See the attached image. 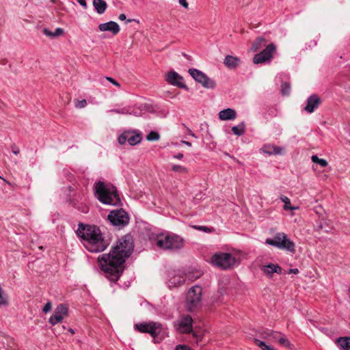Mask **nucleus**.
<instances>
[{"mask_svg":"<svg viewBox=\"0 0 350 350\" xmlns=\"http://www.w3.org/2000/svg\"><path fill=\"white\" fill-rule=\"evenodd\" d=\"M254 342L262 350H276L272 346L266 345L264 341H261L258 339H254Z\"/></svg>","mask_w":350,"mask_h":350,"instance_id":"obj_33","label":"nucleus"},{"mask_svg":"<svg viewBox=\"0 0 350 350\" xmlns=\"http://www.w3.org/2000/svg\"><path fill=\"white\" fill-rule=\"evenodd\" d=\"M107 218L113 226L119 229L126 226L130 220L128 213L122 208L111 211L109 213Z\"/></svg>","mask_w":350,"mask_h":350,"instance_id":"obj_9","label":"nucleus"},{"mask_svg":"<svg viewBox=\"0 0 350 350\" xmlns=\"http://www.w3.org/2000/svg\"><path fill=\"white\" fill-rule=\"evenodd\" d=\"M52 306L51 301H47L46 304L42 308V312L47 313L51 310Z\"/></svg>","mask_w":350,"mask_h":350,"instance_id":"obj_41","label":"nucleus"},{"mask_svg":"<svg viewBox=\"0 0 350 350\" xmlns=\"http://www.w3.org/2000/svg\"><path fill=\"white\" fill-rule=\"evenodd\" d=\"M266 44L267 40L265 38L262 37H258L254 41L251 49L254 51H257L260 50L262 47L265 46Z\"/></svg>","mask_w":350,"mask_h":350,"instance_id":"obj_29","label":"nucleus"},{"mask_svg":"<svg viewBox=\"0 0 350 350\" xmlns=\"http://www.w3.org/2000/svg\"><path fill=\"white\" fill-rule=\"evenodd\" d=\"M191 135L195 138H197V136L193 132L191 133Z\"/></svg>","mask_w":350,"mask_h":350,"instance_id":"obj_56","label":"nucleus"},{"mask_svg":"<svg viewBox=\"0 0 350 350\" xmlns=\"http://www.w3.org/2000/svg\"><path fill=\"white\" fill-rule=\"evenodd\" d=\"M211 306L213 307L220 306L224 303V291L220 289L213 294L211 299Z\"/></svg>","mask_w":350,"mask_h":350,"instance_id":"obj_21","label":"nucleus"},{"mask_svg":"<svg viewBox=\"0 0 350 350\" xmlns=\"http://www.w3.org/2000/svg\"><path fill=\"white\" fill-rule=\"evenodd\" d=\"M275 51V45L273 43L268 44L265 49L254 55L253 62L254 64H262L269 60Z\"/></svg>","mask_w":350,"mask_h":350,"instance_id":"obj_12","label":"nucleus"},{"mask_svg":"<svg viewBox=\"0 0 350 350\" xmlns=\"http://www.w3.org/2000/svg\"><path fill=\"white\" fill-rule=\"evenodd\" d=\"M284 232H278L275 234L273 239L268 238L265 241V243L271 246L275 247V243H280L282 241V236L284 235Z\"/></svg>","mask_w":350,"mask_h":350,"instance_id":"obj_31","label":"nucleus"},{"mask_svg":"<svg viewBox=\"0 0 350 350\" xmlns=\"http://www.w3.org/2000/svg\"><path fill=\"white\" fill-rule=\"evenodd\" d=\"M165 81L170 85L189 90V88L185 84L184 79L175 71H170L165 75Z\"/></svg>","mask_w":350,"mask_h":350,"instance_id":"obj_14","label":"nucleus"},{"mask_svg":"<svg viewBox=\"0 0 350 350\" xmlns=\"http://www.w3.org/2000/svg\"><path fill=\"white\" fill-rule=\"evenodd\" d=\"M211 262L213 265L226 270L237 263V258L230 253L217 252L213 255Z\"/></svg>","mask_w":350,"mask_h":350,"instance_id":"obj_6","label":"nucleus"},{"mask_svg":"<svg viewBox=\"0 0 350 350\" xmlns=\"http://www.w3.org/2000/svg\"><path fill=\"white\" fill-rule=\"evenodd\" d=\"M336 343L342 350H350V337H340Z\"/></svg>","mask_w":350,"mask_h":350,"instance_id":"obj_26","label":"nucleus"},{"mask_svg":"<svg viewBox=\"0 0 350 350\" xmlns=\"http://www.w3.org/2000/svg\"><path fill=\"white\" fill-rule=\"evenodd\" d=\"M261 270L269 277H271L272 274L276 273L282 274V269L278 264L269 263L264 265Z\"/></svg>","mask_w":350,"mask_h":350,"instance_id":"obj_18","label":"nucleus"},{"mask_svg":"<svg viewBox=\"0 0 350 350\" xmlns=\"http://www.w3.org/2000/svg\"><path fill=\"white\" fill-rule=\"evenodd\" d=\"M11 149L12 152L16 155L18 154L20 152L19 148L15 144L11 145Z\"/></svg>","mask_w":350,"mask_h":350,"instance_id":"obj_44","label":"nucleus"},{"mask_svg":"<svg viewBox=\"0 0 350 350\" xmlns=\"http://www.w3.org/2000/svg\"><path fill=\"white\" fill-rule=\"evenodd\" d=\"M70 332L72 334H74V333H75V332H74V330H73L72 329H70Z\"/></svg>","mask_w":350,"mask_h":350,"instance_id":"obj_57","label":"nucleus"},{"mask_svg":"<svg viewBox=\"0 0 350 350\" xmlns=\"http://www.w3.org/2000/svg\"><path fill=\"white\" fill-rule=\"evenodd\" d=\"M189 73L198 83H201L202 86L207 89H213L215 85V81L209 78L203 72L196 68H189Z\"/></svg>","mask_w":350,"mask_h":350,"instance_id":"obj_11","label":"nucleus"},{"mask_svg":"<svg viewBox=\"0 0 350 350\" xmlns=\"http://www.w3.org/2000/svg\"><path fill=\"white\" fill-rule=\"evenodd\" d=\"M311 160L313 163H317L323 167H325L328 165V163L325 159H320L317 155H312Z\"/></svg>","mask_w":350,"mask_h":350,"instance_id":"obj_34","label":"nucleus"},{"mask_svg":"<svg viewBox=\"0 0 350 350\" xmlns=\"http://www.w3.org/2000/svg\"><path fill=\"white\" fill-rule=\"evenodd\" d=\"M240 62V59L237 57L227 55L224 59V64L228 68L234 69L239 65Z\"/></svg>","mask_w":350,"mask_h":350,"instance_id":"obj_22","label":"nucleus"},{"mask_svg":"<svg viewBox=\"0 0 350 350\" xmlns=\"http://www.w3.org/2000/svg\"><path fill=\"white\" fill-rule=\"evenodd\" d=\"M264 153L269 155H281L283 154L284 148L273 144H265L262 148Z\"/></svg>","mask_w":350,"mask_h":350,"instance_id":"obj_19","label":"nucleus"},{"mask_svg":"<svg viewBox=\"0 0 350 350\" xmlns=\"http://www.w3.org/2000/svg\"><path fill=\"white\" fill-rule=\"evenodd\" d=\"M175 350H192L189 346L186 345H178L176 347Z\"/></svg>","mask_w":350,"mask_h":350,"instance_id":"obj_42","label":"nucleus"},{"mask_svg":"<svg viewBox=\"0 0 350 350\" xmlns=\"http://www.w3.org/2000/svg\"><path fill=\"white\" fill-rule=\"evenodd\" d=\"M148 141H157L160 139V135L158 132L152 131L146 136Z\"/></svg>","mask_w":350,"mask_h":350,"instance_id":"obj_35","label":"nucleus"},{"mask_svg":"<svg viewBox=\"0 0 350 350\" xmlns=\"http://www.w3.org/2000/svg\"><path fill=\"white\" fill-rule=\"evenodd\" d=\"M93 6L98 14H103L107 7V3L104 0H93Z\"/></svg>","mask_w":350,"mask_h":350,"instance_id":"obj_23","label":"nucleus"},{"mask_svg":"<svg viewBox=\"0 0 350 350\" xmlns=\"http://www.w3.org/2000/svg\"><path fill=\"white\" fill-rule=\"evenodd\" d=\"M278 342L282 346H284L285 347L291 348V344L289 342V340L285 337L284 334H282L280 336V338H278Z\"/></svg>","mask_w":350,"mask_h":350,"instance_id":"obj_37","label":"nucleus"},{"mask_svg":"<svg viewBox=\"0 0 350 350\" xmlns=\"http://www.w3.org/2000/svg\"><path fill=\"white\" fill-rule=\"evenodd\" d=\"M77 235L84 241V245L91 252H101L109 245V239L105 237L100 228L94 225H85L79 223Z\"/></svg>","mask_w":350,"mask_h":350,"instance_id":"obj_2","label":"nucleus"},{"mask_svg":"<svg viewBox=\"0 0 350 350\" xmlns=\"http://www.w3.org/2000/svg\"><path fill=\"white\" fill-rule=\"evenodd\" d=\"M284 239L282 237V241L280 243H275V247L278 248V249H280V250H284V247H286L284 245Z\"/></svg>","mask_w":350,"mask_h":350,"instance_id":"obj_43","label":"nucleus"},{"mask_svg":"<svg viewBox=\"0 0 350 350\" xmlns=\"http://www.w3.org/2000/svg\"><path fill=\"white\" fill-rule=\"evenodd\" d=\"M95 196L103 204L118 206L120 204L116 187L110 183L97 181L94 185Z\"/></svg>","mask_w":350,"mask_h":350,"instance_id":"obj_3","label":"nucleus"},{"mask_svg":"<svg viewBox=\"0 0 350 350\" xmlns=\"http://www.w3.org/2000/svg\"><path fill=\"white\" fill-rule=\"evenodd\" d=\"M232 132L233 133L234 135H237V136H241V135H243L245 132V122H242L239 124L232 126Z\"/></svg>","mask_w":350,"mask_h":350,"instance_id":"obj_30","label":"nucleus"},{"mask_svg":"<svg viewBox=\"0 0 350 350\" xmlns=\"http://www.w3.org/2000/svg\"><path fill=\"white\" fill-rule=\"evenodd\" d=\"M106 79L110 81L112 84H113L114 85L116 86H120V84L118 82H117L114 79L111 78V77H106Z\"/></svg>","mask_w":350,"mask_h":350,"instance_id":"obj_48","label":"nucleus"},{"mask_svg":"<svg viewBox=\"0 0 350 350\" xmlns=\"http://www.w3.org/2000/svg\"><path fill=\"white\" fill-rule=\"evenodd\" d=\"M202 288L196 285L189 288L186 296V307L192 312L201 306Z\"/></svg>","mask_w":350,"mask_h":350,"instance_id":"obj_7","label":"nucleus"},{"mask_svg":"<svg viewBox=\"0 0 350 350\" xmlns=\"http://www.w3.org/2000/svg\"><path fill=\"white\" fill-rule=\"evenodd\" d=\"M178 3H180V5H181L183 8L187 9L188 8V6H189V4L187 1V0H178Z\"/></svg>","mask_w":350,"mask_h":350,"instance_id":"obj_46","label":"nucleus"},{"mask_svg":"<svg viewBox=\"0 0 350 350\" xmlns=\"http://www.w3.org/2000/svg\"><path fill=\"white\" fill-rule=\"evenodd\" d=\"M81 211H82L83 213H88V206H82V207H81Z\"/></svg>","mask_w":350,"mask_h":350,"instance_id":"obj_50","label":"nucleus"},{"mask_svg":"<svg viewBox=\"0 0 350 350\" xmlns=\"http://www.w3.org/2000/svg\"><path fill=\"white\" fill-rule=\"evenodd\" d=\"M321 103L322 99L317 94H313L307 98L304 110L308 113H312L319 107Z\"/></svg>","mask_w":350,"mask_h":350,"instance_id":"obj_15","label":"nucleus"},{"mask_svg":"<svg viewBox=\"0 0 350 350\" xmlns=\"http://www.w3.org/2000/svg\"><path fill=\"white\" fill-rule=\"evenodd\" d=\"M336 343L342 350H350V337H340Z\"/></svg>","mask_w":350,"mask_h":350,"instance_id":"obj_25","label":"nucleus"},{"mask_svg":"<svg viewBox=\"0 0 350 350\" xmlns=\"http://www.w3.org/2000/svg\"><path fill=\"white\" fill-rule=\"evenodd\" d=\"M126 15L124 14H120V16H119V19L120 20L124 21V20H126Z\"/></svg>","mask_w":350,"mask_h":350,"instance_id":"obj_52","label":"nucleus"},{"mask_svg":"<svg viewBox=\"0 0 350 350\" xmlns=\"http://www.w3.org/2000/svg\"><path fill=\"white\" fill-rule=\"evenodd\" d=\"M43 33L51 38H54L64 34V31L62 28L58 27L55 31H51L47 28H44L42 30Z\"/></svg>","mask_w":350,"mask_h":350,"instance_id":"obj_24","label":"nucleus"},{"mask_svg":"<svg viewBox=\"0 0 350 350\" xmlns=\"http://www.w3.org/2000/svg\"><path fill=\"white\" fill-rule=\"evenodd\" d=\"M77 2L84 8H88V5L86 3V0H77Z\"/></svg>","mask_w":350,"mask_h":350,"instance_id":"obj_47","label":"nucleus"},{"mask_svg":"<svg viewBox=\"0 0 350 350\" xmlns=\"http://www.w3.org/2000/svg\"><path fill=\"white\" fill-rule=\"evenodd\" d=\"M134 19H128L126 21V23H131L132 21H133Z\"/></svg>","mask_w":350,"mask_h":350,"instance_id":"obj_55","label":"nucleus"},{"mask_svg":"<svg viewBox=\"0 0 350 350\" xmlns=\"http://www.w3.org/2000/svg\"><path fill=\"white\" fill-rule=\"evenodd\" d=\"M87 105V101L85 99L81 100H77L75 102V107L77 108H83Z\"/></svg>","mask_w":350,"mask_h":350,"instance_id":"obj_40","label":"nucleus"},{"mask_svg":"<svg viewBox=\"0 0 350 350\" xmlns=\"http://www.w3.org/2000/svg\"><path fill=\"white\" fill-rule=\"evenodd\" d=\"M172 170L174 172L181 173V174L187 172V169L185 167L180 165H173L172 166Z\"/></svg>","mask_w":350,"mask_h":350,"instance_id":"obj_38","label":"nucleus"},{"mask_svg":"<svg viewBox=\"0 0 350 350\" xmlns=\"http://www.w3.org/2000/svg\"><path fill=\"white\" fill-rule=\"evenodd\" d=\"M68 314V307L65 304H59L57 306L53 314L49 318V323L52 325H55L58 323H61Z\"/></svg>","mask_w":350,"mask_h":350,"instance_id":"obj_13","label":"nucleus"},{"mask_svg":"<svg viewBox=\"0 0 350 350\" xmlns=\"http://www.w3.org/2000/svg\"><path fill=\"white\" fill-rule=\"evenodd\" d=\"M294 273V274H297V273H299V270H298L297 269H296V268H295V269H291L289 270V273Z\"/></svg>","mask_w":350,"mask_h":350,"instance_id":"obj_51","label":"nucleus"},{"mask_svg":"<svg viewBox=\"0 0 350 350\" xmlns=\"http://www.w3.org/2000/svg\"><path fill=\"white\" fill-rule=\"evenodd\" d=\"M50 1H51L52 3H55V1H56V0H51Z\"/></svg>","mask_w":350,"mask_h":350,"instance_id":"obj_58","label":"nucleus"},{"mask_svg":"<svg viewBox=\"0 0 350 350\" xmlns=\"http://www.w3.org/2000/svg\"><path fill=\"white\" fill-rule=\"evenodd\" d=\"M194 228L198 229V230H199L203 231V232H210L209 228L208 227H206V226H195Z\"/></svg>","mask_w":350,"mask_h":350,"instance_id":"obj_45","label":"nucleus"},{"mask_svg":"<svg viewBox=\"0 0 350 350\" xmlns=\"http://www.w3.org/2000/svg\"><path fill=\"white\" fill-rule=\"evenodd\" d=\"M187 131L188 134H189L191 135V133H192L191 130L189 128L187 127Z\"/></svg>","mask_w":350,"mask_h":350,"instance_id":"obj_54","label":"nucleus"},{"mask_svg":"<svg viewBox=\"0 0 350 350\" xmlns=\"http://www.w3.org/2000/svg\"><path fill=\"white\" fill-rule=\"evenodd\" d=\"M134 328L139 332L149 334L153 338L154 343L160 342L163 338L162 325L159 322L148 321L135 323Z\"/></svg>","mask_w":350,"mask_h":350,"instance_id":"obj_5","label":"nucleus"},{"mask_svg":"<svg viewBox=\"0 0 350 350\" xmlns=\"http://www.w3.org/2000/svg\"><path fill=\"white\" fill-rule=\"evenodd\" d=\"M193 319L190 315L183 316L179 321L177 330L183 334L191 333L193 342L198 344L202 340V336L198 332L193 331Z\"/></svg>","mask_w":350,"mask_h":350,"instance_id":"obj_8","label":"nucleus"},{"mask_svg":"<svg viewBox=\"0 0 350 350\" xmlns=\"http://www.w3.org/2000/svg\"><path fill=\"white\" fill-rule=\"evenodd\" d=\"M181 143L187 145V146H189V147L191 146V144L190 142H189L182 141Z\"/></svg>","mask_w":350,"mask_h":350,"instance_id":"obj_53","label":"nucleus"},{"mask_svg":"<svg viewBox=\"0 0 350 350\" xmlns=\"http://www.w3.org/2000/svg\"><path fill=\"white\" fill-rule=\"evenodd\" d=\"M133 249V237L126 234L118 240L109 253L98 256L100 269L111 284L120 279L125 269V261L130 257Z\"/></svg>","mask_w":350,"mask_h":350,"instance_id":"obj_1","label":"nucleus"},{"mask_svg":"<svg viewBox=\"0 0 350 350\" xmlns=\"http://www.w3.org/2000/svg\"><path fill=\"white\" fill-rule=\"evenodd\" d=\"M282 238L284 239V250L290 252L291 253H295V243L291 241L288 236L284 233V235L282 236Z\"/></svg>","mask_w":350,"mask_h":350,"instance_id":"obj_28","label":"nucleus"},{"mask_svg":"<svg viewBox=\"0 0 350 350\" xmlns=\"http://www.w3.org/2000/svg\"><path fill=\"white\" fill-rule=\"evenodd\" d=\"M98 29L100 31H109L113 36L117 35L120 31L119 25L116 22L112 21L105 23H100L98 25Z\"/></svg>","mask_w":350,"mask_h":350,"instance_id":"obj_16","label":"nucleus"},{"mask_svg":"<svg viewBox=\"0 0 350 350\" xmlns=\"http://www.w3.org/2000/svg\"><path fill=\"white\" fill-rule=\"evenodd\" d=\"M110 113H121V114H126L129 113V110L125 108H120V109H113L109 111Z\"/></svg>","mask_w":350,"mask_h":350,"instance_id":"obj_39","label":"nucleus"},{"mask_svg":"<svg viewBox=\"0 0 350 350\" xmlns=\"http://www.w3.org/2000/svg\"><path fill=\"white\" fill-rule=\"evenodd\" d=\"M262 334L263 336V338L265 339L269 338V339H271L273 340L278 341V338H280L282 333L275 332L273 330H270V329H267V330L264 331Z\"/></svg>","mask_w":350,"mask_h":350,"instance_id":"obj_27","label":"nucleus"},{"mask_svg":"<svg viewBox=\"0 0 350 350\" xmlns=\"http://www.w3.org/2000/svg\"><path fill=\"white\" fill-rule=\"evenodd\" d=\"M219 118L221 120H232L237 118V113L234 109L227 108L219 111Z\"/></svg>","mask_w":350,"mask_h":350,"instance_id":"obj_20","label":"nucleus"},{"mask_svg":"<svg viewBox=\"0 0 350 350\" xmlns=\"http://www.w3.org/2000/svg\"><path fill=\"white\" fill-rule=\"evenodd\" d=\"M291 92L290 84L287 82H284L281 85V94L284 96H288Z\"/></svg>","mask_w":350,"mask_h":350,"instance_id":"obj_36","label":"nucleus"},{"mask_svg":"<svg viewBox=\"0 0 350 350\" xmlns=\"http://www.w3.org/2000/svg\"><path fill=\"white\" fill-rule=\"evenodd\" d=\"M173 157H174V158H175V159H183V154H182V153H178V154H177L174 155Z\"/></svg>","mask_w":350,"mask_h":350,"instance_id":"obj_49","label":"nucleus"},{"mask_svg":"<svg viewBox=\"0 0 350 350\" xmlns=\"http://www.w3.org/2000/svg\"><path fill=\"white\" fill-rule=\"evenodd\" d=\"M280 199L284 203L283 206L284 210H294L297 208L296 207H293L291 206V200L288 197L281 195L280 196Z\"/></svg>","mask_w":350,"mask_h":350,"instance_id":"obj_32","label":"nucleus"},{"mask_svg":"<svg viewBox=\"0 0 350 350\" xmlns=\"http://www.w3.org/2000/svg\"><path fill=\"white\" fill-rule=\"evenodd\" d=\"M185 281V277L182 273H174L173 275L170 276L167 281V286L170 288L178 287L182 285Z\"/></svg>","mask_w":350,"mask_h":350,"instance_id":"obj_17","label":"nucleus"},{"mask_svg":"<svg viewBox=\"0 0 350 350\" xmlns=\"http://www.w3.org/2000/svg\"><path fill=\"white\" fill-rule=\"evenodd\" d=\"M185 243L183 237L172 232L159 234L155 239L157 246L164 250H180L184 247Z\"/></svg>","mask_w":350,"mask_h":350,"instance_id":"obj_4","label":"nucleus"},{"mask_svg":"<svg viewBox=\"0 0 350 350\" xmlns=\"http://www.w3.org/2000/svg\"><path fill=\"white\" fill-rule=\"evenodd\" d=\"M142 139V134L139 131L129 130L124 131L118 136V141L121 145L124 144L126 142L131 146H135L141 142Z\"/></svg>","mask_w":350,"mask_h":350,"instance_id":"obj_10","label":"nucleus"}]
</instances>
